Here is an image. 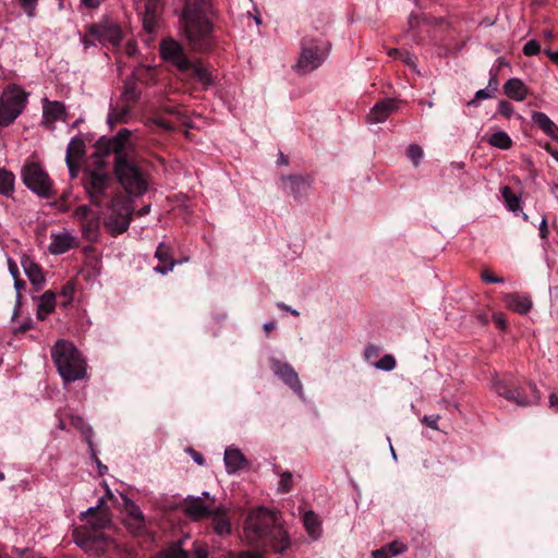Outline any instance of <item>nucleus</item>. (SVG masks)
Wrapping results in <instances>:
<instances>
[{"label": "nucleus", "instance_id": "obj_1", "mask_svg": "<svg viewBox=\"0 0 558 558\" xmlns=\"http://www.w3.org/2000/svg\"><path fill=\"white\" fill-rule=\"evenodd\" d=\"M243 542L253 549L282 555L292 545L279 511L258 506L248 510L243 522Z\"/></svg>", "mask_w": 558, "mask_h": 558}, {"label": "nucleus", "instance_id": "obj_2", "mask_svg": "<svg viewBox=\"0 0 558 558\" xmlns=\"http://www.w3.org/2000/svg\"><path fill=\"white\" fill-rule=\"evenodd\" d=\"M209 0H185L180 16L182 34L193 50L207 51L213 46Z\"/></svg>", "mask_w": 558, "mask_h": 558}, {"label": "nucleus", "instance_id": "obj_3", "mask_svg": "<svg viewBox=\"0 0 558 558\" xmlns=\"http://www.w3.org/2000/svg\"><path fill=\"white\" fill-rule=\"evenodd\" d=\"M128 142H102L110 148V156L113 157V171L117 180L131 196H141L146 193L148 178L145 171L138 166L133 156L126 151Z\"/></svg>", "mask_w": 558, "mask_h": 558}, {"label": "nucleus", "instance_id": "obj_4", "mask_svg": "<svg viewBox=\"0 0 558 558\" xmlns=\"http://www.w3.org/2000/svg\"><path fill=\"white\" fill-rule=\"evenodd\" d=\"M96 143L90 161L84 170V187L90 203L101 208L112 184V179L108 172L110 148L102 142Z\"/></svg>", "mask_w": 558, "mask_h": 558}, {"label": "nucleus", "instance_id": "obj_5", "mask_svg": "<svg viewBox=\"0 0 558 558\" xmlns=\"http://www.w3.org/2000/svg\"><path fill=\"white\" fill-rule=\"evenodd\" d=\"M89 507L83 517L87 525L77 527L74 531V538L76 545L86 551L99 555L107 546V536L104 534L102 529L110 524V515L107 510L101 509L100 505Z\"/></svg>", "mask_w": 558, "mask_h": 558}, {"label": "nucleus", "instance_id": "obj_6", "mask_svg": "<svg viewBox=\"0 0 558 558\" xmlns=\"http://www.w3.org/2000/svg\"><path fill=\"white\" fill-rule=\"evenodd\" d=\"M51 357L65 381H75L86 375V363L73 343L58 340L51 349Z\"/></svg>", "mask_w": 558, "mask_h": 558}, {"label": "nucleus", "instance_id": "obj_7", "mask_svg": "<svg viewBox=\"0 0 558 558\" xmlns=\"http://www.w3.org/2000/svg\"><path fill=\"white\" fill-rule=\"evenodd\" d=\"M133 218L132 199L117 192L101 211L102 225L112 236L124 233Z\"/></svg>", "mask_w": 558, "mask_h": 558}, {"label": "nucleus", "instance_id": "obj_8", "mask_svg": "<svg viewBox=\"0 0 558 558\" xmlns=\"http://www.w3.org/2000/svg\"><path fill=\"white\" fill-rule=\"evenodd\" d=\"M28 94L17 85H9L0 97V128L13 123L23 112L27 104Z\"/></svg>", "mask_w": 558, "mask_h": 558}, {"label": "nucleus", "instance_id": "obj_9", "mask_svg": "<svg viewBox=\"0 0 558 558\" xmlns=\"http://www.w3.org/2000/svg\"><path fill=\"white\" fill-rule=\"evenodd\" d=\"M24 184L43 198L54 195L53 184L44 168L35 161H27L22 169Z\"/></svg>", "mask_w": 558, "mask_h": 558}, {"label": "nucleus", "instance_id": "obj_10", "mask_svg": "<svg viewBox=\"0 0 558 558\" xmlns=\"http://www.w3.org/2000/svg\"><path fill=\"white\" fill-rule=\"evenodd\" d=\"M329 49L326 44L314 39H304L296 69L301 74L310 73L319 68L326 60Z\"/></svg>", "mask_w": 558, "mask_h": 558}, {"label": "nucleus", "instance_id": "obj_11", "mask_svg": "<svg viewBox=\"0 0 558 558\" xmlns=\"http://www.w3.org/2000/svg\"><path fill=\"white\" fill-rule=\"evenodd\" d=\"M277 185L284 194L292 196L296 203H304L313 185V178L307 173L281 174Z\"/></svg>", "mask_w": 558, "mask_h": 558}, {"label": "nucleus", "instance_id": "obj_12", "mask_svg": "<svg viewBox=\"0 0 558 558\" xmlns=\"http://www.w3.org/2000/svg\"><path fill=\"white\" fill-rule=\"evenodd\" d=\"M493 388L498 396L504 397L508 401H511L519 407H529L535 404L541 399L536 385L532 383L529 384V389L531 391L530 397L524 396L520 388L510 385L506 380H494Z\"/></svg>", "mask_w": 558, "mask_h": 558}, {"label": "nucleus", "instance_id": "obj_13", "mask_svg": "<svg viewBox=\"0 0 558 558\" xmlns=\"http://www.w3.org/2000/svg\"><path fill=\"white\" fill-rule=\"evenodd\" d=\"M160 54L167 62L172 63L179 72H185L191 65L182 45L173 38L163 39L160 43Z\"/></svg>", "mask_w": 558, "mask_h": 558}, {"label": "nucleus", "instance_id": "obj_14", "mask_svg": "<svg viewBox=\"0 0 558 558\" xmlns=\"http://www.w3.org/2000/svg\"><path fill=\"white\" fill-rule=\"evenodd\" d=\"M89 34L94 36L98 43L112 47H118L123 37L121 27L108 21L90 25Z\"/></svg>", "mask_w": 558, "mask_h": 558}, {"label": "nucleus", "instance_id": "obj_15", "mask_svg": "<svg viewBox=\"0 0 558 558\" xmlns=\"http://www.w3.org/2000/svg\"><path fill=\"white\" fill-rule=\"evenodd\" d=\"M271 369L287 386H289L302 400L305 399L303 386L295 369L288 363L271 360Z\"/></svg>", "mask_w": 558, "mask_h": 558}, {"label": "nucleus", "instance_id": "obj_16", "mask_svg": "<svg viewBox=\"0 0 558 558\" xmlns=\"http://www.w3.org/2000/svg\"><path fill=\"white\" fill-rule=\"evenodd\" d=\"M43 104V120L41 124L48 129L53 130L56 128L57 122H64L66 119V108L65 105L58 100H49L47 97H44L41 100Z\"/></svg>", "mask_w": 558, "mask_h": 558}, {"label": "nucleus", "instance_id": "obj_17", "mask_svg": "<svg viewBox=\"0 0 558 558\" xmlns=\"http://www.w3.org/2000/svg\"><path fill=\"white\" fill-rule=\"evenodd\" d=\"M400 104L401 101L396 98H386L376 102L367 116V121L369 123L386 121L393 112L399 110Z\"/></svg>", "mask_w": 558, "mask_h": 558}, {"label": "nucleus", "instance_id": "obj_18", "mask_svg": "<svg viewBox=\"0 0 558 558\" xmlns=\"http://www.w3.org/2000/svg\"><path fill=\"white\" fill-rule=\"evenodd\" d=\"M85 155V142H69L65 162L71 178H76Z\"/></svg>", "mask_w": 558, "mask_h": 558}, {"label": "nucleus", "instance_id": "obj_19", "mask_svg": "<svg viewBox=\"0 0 558 558\" xmlns=\"http://www.w3.org/2000/svg\"><path fill=\"white\" fill-rule=\"evenodd\" d=\"M214 509L202 497L189 496L184 500V512L195 521L209 517Z\"/></svg>", "mask_w": 558, "mask_h": 558}, {"label": "nucleus", "instance_id": "obj_20", "mask_svg": "<svg viewBox=\"0 0 558 558\" xmlns=\"http://www.w3.org/2000/svg\"><path fill=\"white\" fill-rule=\"evenodd\" d=\"M209 517L211 518L213 529L217 535L228 536L232 533V524L226 507H216Z\"/></svg>", "mask_w": 558, "mask_h": 558}, {"label": "nucleus", "instance_id": "obj_21", "mask_svg": "<svg viewBox=\"0 0 558 558\" xmlns=\"http://www.w3.org/2000/svg\"><path fill=\"white\" fill-rule=\"evenodd\" d=\"M48 251L53 255H61L76 245V238L70 232L51 233Z\"/></svg>", "mask_w": 558, "mask_h": 558}, {"label": "nucleus", "instance_id": "obj_22", "mask_svg": "<svg viewBox=\"0 0 558 558\" xmlns=\"http://www.w3.org/2000/svg\"><path fill=\"white\" fill-rule=\"evenodd\" d=\"M223 461L229 474H234L247 465V460L240 449L228 447L225 450Z\"/></svg>", "mask_w": 558, "mask_h": 558}, {"label": "nucleus", "instance_id": "obj_23", "mask_svg": "<svg viewBox=\"0 0 558 558\" xmlns=\"http://www.w3.org/2000/svg\"><path fill=\"white\" fill-rule=\"evenodd\" d=\"M21 265L33 286L40 288L45 283V276L41 267L29 256L23 255L21 258Z\"/></svg>", "mask_w": 558, "mask_h": 558}, {"label": "nucleus", "instance_id": "obj_24", "mask_svg": "<svg viewBox=\"0 0 558 558\" xmlns=\"http://www.w3.org/2000/svg\"><path fill=\"white\" fill-rule=\"evenodd\" d=\"M155 257L160 262L159 265L154 267V270L161 275H167L172 271L175 262L173 260L170 247L163 243H160L155 252Z\"/></svg>", "mask_w": 558, "mask_h": 558}, {"label": "nucleus", "instance_id": "obj_25", "mask_svg": "<svg viewBox=\"0 0 558 558\" xmlns=\"http://www.w3.org/2000/svg\"><path fill=\"white\" fill-rule=\"evenodd\" d=\"M504 301L508 308L520 314H526L532 307V301L529 295L508 293L505 295Z\"/></svg>", "mask_w": 558, "mask_h": 558}, {"label": "nucleus", "instance_id": "obj_26", "mask_svg": "<svg viewBox=\"0 0 558 558\" xmlns=\"http://www.w3.org/2000/svg\"><path fill=\"white\" fill-rule=\"evenodd\" d=\"M161 11L160 0H146L145 14L143 19L144 27L147 32H154L157 25V19Z\"/></svg>", "mask_w": 558, "mask_h": 558}, {"label": "nucleus", "instance_id": "obj_27", "mask_svg": "<svg viewBox=\"0 0 558 558\" xmlns=\"http://www.w3.org/2000/svg\"><path fill=\"white\" fill-rule=\"evenodd\" d=\"M504 93L515 101H522L527 95V87L520 78L512 77L505 83Z\"/></svg>", "mask_w": 558, "mask_h": 558}, {"label": "nucleus", "instance_id": "obj_28", "mask_svg": "<svg viewBox=\"0 0 558 558\" xmlns=\"http://www.w3.org/2000/svg\"><path fill=\"white\" fill-rule=\"evenodd\" d=\"M532 121L537 125L548 137L558 140V128L554 121L544 112H533Z\"/></svg>", "mask_w": 558, "mask_h": 558}, {"label": "nucleus", "instance_id": "obj_29", "mask_svg": "<svg viewBox=\"0 0 558 558\" xmlns=\"http://www.w3.org/2000/svg\"><path fill=\"white\" fill-rule=\"evenodd\" d=\"M302 522L306 533L313 541H317L320 538L322 522L319 521L317 514L314 511H305L302 518Z\"/></svg>", "mask_w": 558, "mask_h": 558}, {"label": "nucleus", "instance_id": "obj_30", "mask_svg": "<svg viewBox=\"0 0 558 558\" xmlns=\"http://www.w3.org/2000/svg\"><path fill=\"white\" fill-rule=\"evenodd\" d=\"M56 306V295L51 291H46L39 299L37 305V317L40 320L46 319V317L51 314Z\"/></svg>", "mask_w": 558, "mask_h": 558}, {"label": "nucleus", "instance_id": "obj_31", "mask_svg": "<svg viewBox=\"0 0 558 558\" xmlns=\"http://www.w3.org/2000/svg\"><path fill=\"white\" fill-rule=\"evenodd\" d=\"M182 74L195 78L203 85L211 84V75L206 68H204L201 63H194L191 61L190 68L186 69L185 72H181Z\"/></svg>", "mask_w": 558, "mask_h": 558}, {"label": "nucleus", "instance_id": "obj_32", "mask_svg": "<svg viewBox=\"0 0 558 558\" xmlns=\"http://www.w3.org/2000/svg\"><path fill=\"white\" fill-rule=\"evenodd\" d=\"M501 195L507 208L510 211L517 213L521 209V198L512 191L511 187L504 186L501 189Z\"/></svg>", "mask_w": 558, "mask_h": 558}, {"label": "nucleus", "instance_id": "obj_33", "mask_svg": "<svg viewBox=\"0 0 558 558\" xmlns=\"http://www.w3.org/2000/svg\"><path fill=\"white\" fill-rule=\"evenodd\" d=\"M129 114H130V109L128 106L123 105V106L112 107L108 114L107 123L112 128V125L116 123L125 122Z\"/></svg>", "mask_w": 558, "mask_h": 558}, {"label": "nucleus", "instance_id": "obj_34", "mask_svg": "<svg viewBox=\"0 0 558 558\" xmlns=\"http://www.w3.org/2000/svg\"><path fill=\"white\" fill-rule=\"evenodd\" d=\"M14 191V175L7 170H0V194L10 196Z\"/></svg>", "mask_w": 558, "mask_h": 558}, {"label": "nucleus", "instance_id": "obj_35", "mask_svg": "<svg viewBox=\"0 0 558 558\" xmlns=\"http://www.w3.org/2000/svg\"><path fill=\"white\" fill-rule=\"evenodd\" d=\"M99 226H100V217L99 216L93 217L89 220L83 222V233L85 234V236L87 239L92 240L96 235L97 231L99 230Z\"/></svg>", "mask_w": 558, "mask_h": 558}, {"label": "nucleus", "instance_id": "obj_36", "mask_svg": "<svg viewBox=\"0 0 558 558\" xmlns=\"http://www.w3.org/2000/svg\"><path fill=\"white\" fill-rule=\"evenodd\" d=\"M407 155L413 166L417 167L424 157V151L420 145L412 143L408 148Z\"/></svg>", "mask_w": 558, "mask_h": 558}, {"label": "nucleus", "instance_id": "obj_37", "mask_svg": "<svg viewBox=\"0 0 558 558\" xmlns=\"http://www.w3.org/2000/svg\"><path fill=\"white\" fill-rule=\"evenodd\" d=\"M293 487L292 473L286 471L281 474L280 480L278 482L277 492L280 494L289 493Z\"/></svg>", "mask_w": 558, "mask_h": 558}, {"label": "nucleus", "instance_id": "obj_38", "mask_svg": "<svg viewBox=\"0 0 558 558\" xmlns=\"http://www.w3.org/2000/svg\"><path fill=\"white\" fill-rule=\"evenodd\" d=\"M373 365L380 371H392L396 367V360L392 355L386 354L379 361L373 363Z\"/></svg>", "mask_w": 558, "mask_h": 558}, {"label": "nucleus", "instance_id": "obj_39", "mask_svg": "<svg viewBox=\"0 0 558 558\" xmlns=\"http://www.w3.org/2000/svg\"><path fill=\"white\" fill-rule=\"evenodd\" d=\"M22 10L25 12V14L33 19L37 14V5L39 0H17Z\"/></svg>", "mask_w": 558, "mask_h": 558}, {"label": "nucleus", "instance_id": "obj_40", "mask_svg": "<svg viewBox=\"0 0 558 558\" xmlns=\"http://www.w3.org/2000/svg\"><path fill=\"white\" fill-rule=\"evenodd\" d=\"M384 548L387 550V553H389L390 557H395L407 551L408 546L400 541H393L390 544L384 546Z\"/></svg>", "mask_w": 558, "mask_h": 558}, {"label": "nucleus", "instance_id": "obj_41", "mask_svg": "<svg viewBox=\"0 0 558 558\" xmlns=\"http://www.w3.org/2000/svg\"><path fill=\"white\" fill-rule=\"evenodd\" d=\"M90 214L92 209L88 205H81L74 210L73 217L74 219L83 223L90 219Z\"/></svg>", "mask_w": 558, "mask_h": 558}, {"label": "nucleus", "instance_id": "obj_42", "mask_svg": "<svg viewBox=\"0 0 558 558\" xmlns=\"http://www.w3.org/2000/svg\"><path fill=\"white\" fill-rule=\"evenodd\" d=\"M541 51L539 43L535 39L527 41L523 47L525 56H535Z\"/></svg>", "mask_w": 558, "mask_h": 558}, {"label": "nucleus", "instance_id": "obj_43", "mask_svg": "<svg viewBox=\"0 0 558 558\" xmlns=\"http://www.w3.org/2000/svg\"><path fill=\"white\" fill-rule=\"evenodd\" d=\"M379 347L375 344H368L364 350V357L367 362H372L373 359H376L379 355Z\"/></svg>", "mask_w": 558, "mask_h": 558}, {"label": "nucleus", "instance_id": "obj_44", "mask_svg": "<svg viewBox=\"0 0 558 558\" xmlns=\"http://www.w3.org/2000/svg\"><path fill=\"white\" fill-rule=\"evenodd\" d=\"M268 550L253 549L239 553L236 558H264Z\"/></svg>", "mask_w": 558, "mask_h": 558}, {"label": "nucleus", "instance_id": "obj_45", "mask_svg": "<svg viewBox=\"0 0 558 558\" xmlns=\"http://www.w3.org/2000/svg\"><path fill=\"white\" fill-rule=\"evenodd\" d=\"M26 287V282L22 279H19V277L14 278V289L16 291V310L15 312L17 311V307L20 306V303H21V299H22V293L21 291L23 289H25Z\"/></svg>", "mask_w": 558, "mask_h": 558}, {"label": "nucleus", "instance_id": "obj_46", "mask_svg": "<svg viewBox=\"0 0 558 558\" xmlns=\"http://www.w3.org/2000/svg\"><path fill=\"white\" fill-rule=\"evenodd\" d=\"M498 112L504 117L509 118L513 113V106L507 100H501L498 104Z\"/></svg>", "mask_w": 558, "mask_h": 558}, {"label": "nucleus", "instance_id": "obj_47", "mask_svg": "<svg viewBox=\"0 0 558 558\" xmlns=\"http://www.w3.org/2000/svg\"><path fill=\"white\" fill-rule=\"evenodd\" d=\"M496 88H494L493 90H488L487 88H483V89H480L476 92L475 94V98L472 99L469 105H473L475 104V101L477 100H481V99H488L493 96L494 92H495Z\"/></svg>", "mask_w": 558, "mask_h": 558}, {"label": "nucleus", "instance_id": "obj_48", "mask_svg": "<svg viewBox=\"0 0 558 558\" xmlns=\"http://www.w3.org/2000/svg\"><path fill=\"white\" fill-rule=\"evenodd\" d=\"M423 21H426V17L424 15H420V14H416V13H412L410 14L409 16V26L411 29H414L415 27H417L420 25L421 22Z\"/></svg>", "mask_w": 558, "mask_h": 558}, {"label": "nucleus", "instance_id": "obj_49", "mask_svg": "<svg viewBox=\"0 0 558 558\" xmlns=\"http://www.w3.org/2000/svg\"><path fill=\"white\" fill-rule=\"evenodd\" d=\"M482 279H483V281H485L487 283H501V282H504V278L494 276L488 270H485L482 274Z\"/></svg>", "mask_w": 558, "mask_h": 558}, {"label": "nucleus", "instance_id": "obj_50", "mask_svg": "<svg viewBox=\"0 0 558 558\" xmlns=\"http://www.w3.org/2000/svg\"><path fill=\"white\" fill-rule=\"evenodd\" d=\"M422 421L432 429H438L439 415H425Z\"/></svg>", "mask_w": 558, "mask_h": 558}, {"label": "nucleus", "instance_id": "obj_51", "mask_svg": "<svg viewBox=\"0 0 558 558\" xmlns=\"http://www.w3.org/2000/svg\"><path fill=\"white\" fill-rule=\"evenodd\" d=\"M72 422H73V424H75L76 427L81 428L84 434L88 435L90 433V428L84 426L83 420L81 417L72 418ZM87 441H88L89 446L92 447V441L89 439V436H87Z\"/></svg>", "mask_w": 558, "mask_h": 558}, {"label": "nucleus", "instance_id": "obj_52", "mask_svg": "<svg viewBox=\"0 0 558 558\" xmlns=\"http://www.w3.org/2000/svg\"><path fill=\"white\" fill-rule=\"evenodd\" d=\"M98 41L94 36L89 34V27L87 28L85 35L82 38V43L85 48H89L90 46H94Z\"/></svg>", "mask_w": 558, "mask_h": 558}, {"label": "nucleus", "instance_id": "obj_53", "mask_svg": "<svg viewBox=\"0 0 558 558\" xmlns=\"http://www.w3.org/2000/svg\"><path fill=\"white\" fill-rule=\"evenodd\" d=\"M61 294L64 298H68L69 300H72L73 294H74V283L73 282L65 283V286L61 290Z\"/></svg>", "mask_w": 558, "mask_h": 558}, {"label": "nucleus", "instance_id": "obj_54", "mask_svg": "<svg viewBox=\"0 0 558 558\" xmlns=\"http://www.w3.org/2000/svg\"><path fill=\"white\" fill-rule=\"evenodd\" d=\"M493 319L498 328L505 329L507 327V320L504 314L496 313L494 314Z\"/></svg>", "mask_w": 558, "mask_h": 558}, {"label": "nucleus", "instance_id": "obj_55", "mask_svg": "<svg viewBox=\"0 0 558 558\" xmlns=\"http://www.w3.org/2000/svg\"><path fill=\"white\" fill-rule=\"evenodd\" d=\"M130 514L132 518H134L136 521H138L140 524L143 523V520H144V517H143V513L142 511L140 510V508L137 506H133L132 509L130 510Z\"/></svg>", "mask_w": 558, "mask_h": 558}, {"label": "nucleus", "instance_id": "obj_56", "mask_svg": "<svg viewBox=\"0 0 558 558\" xmlns=\"http://www.w3.org/2000/svg\"><path fill=\"white\" fill-rule=\"evenodd\" d=\"M189 452L191 453V457L194 460V462H196L198 465H203L205 463V459L201 452H197L192 448L189 449Z\"/></svg>", "mask_w": 558, "mask_h": 558}, {"label": "nucleus", "instance_id": "obj_57", "mask_svg": "<svg viewBox=\"0 0 558 558\" xmlns=\"http://www.w3.org/2000/svg\"><path fill=\"white\" fill-rule=\"evenodd\" d=\"M8 267H9V271L13 278L19 277V267H17L16 263L11 257H8Z\"/></svg>", "mask_w": 558, "mask_h": 558}, {"label": "nucleus", "instance_id": "obj_58", "mask_svg": "<svg viewBox=\"0 0 558 558\" xmlns=\"http://www.w3.org/2000/svg\"><path fill=\"white\" fill-rule=\"evenodd\" d=\"M538 230H539V236L543 240H545L547 238V234H548L547 220H546L545 217L541 220Z\"/></svg>", "mask_w": 558, "mask_h": 558}, {"label": "nucleus", "instance_id": "obj_59", "mask_svg": "<svg viewBox=\"0 0 558 558\" xmlns=\"http://www.w3.org/2000/svg\"><path fill=\"white\" fill-rule=\"evenodd\" d=\"M372 557L373 558H391L389 556V553H387V550L384 548V546L378 549L373 550Z\"/></svg>", "mask_w": 558, "mask_h": 558}, {"label": "nucleus", "instance_id": "obj_60", "mask_svg": "<svg viewBox=\"0 0 558 558\" xmlns=\"http://www.w3.org/2000/svg\"><path fill=\"white\" fill-rule=\"evenodd\" d=\"M130 136V131L125 128L118 131V133L112 136L110 140H128Z\"/></svg>", "mask_w": 558, "mask_h": 558}, {"label": "nucleus", "instance_id": "obj_61", "mask_svg": "<svg viewBox=\"0 0 558 558\" xmlns=\"http://www.w3.org/2000/svg\"><path fill=\"white\" fill-rule=\"evenodd\" d=\"M277 306H278L280 310H283V311H286V312H289L290 314H292V315H293V316H295V317L300 316L299 311H296V310L292 308L291 306H289V305H287V304H284V303H282V302L278 303V304H277Z\"/></svg>", "mask_w": 558, "mask_h": 558}, {"label": "nucleus", "instance_id": "obj_62", "mask_svg": "<svg viewBox=\"0 0 558 558\" xmlns=\"http://www.w3.org/2000/svg\"><path fill=\"white\" fill-rule=\"evenodd\" d=\"M104 0H82L83 4L89 9H96Z\"/></svg>", "mask_w": 558, "mask_h": 558}, {"label": "nucleus", "instance_id": "obj_63", "mask_svg": "<svg viewBox=\"0 0 558 558\" xmlns=\"http://www.w3.org/2000/svg\"><path fill=\"white\" fill-rule=\"evenodd\" d=\"M549 408L558 411V397L555 393L549 396Z\"/></svg>", "mask_w": 558, "mask_h": 558}, {"label": "nucleus", "instance_id": "obj_64", "mask_svg": "<svg viewBox=\"0 0 558 558\" xmlns=\"http://www.w3.org/2000/svg\"><path fill=\"white\" fill-rule=\"evenodd\" d=\"M545 53L547 54V57L556 64H558V50L557 51H550V50H545Z\"/></svg>", "mask_w": 558, "mask_h": 558}]
</instances>
